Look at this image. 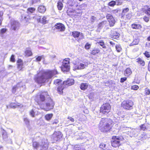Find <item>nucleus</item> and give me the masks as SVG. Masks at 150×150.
Segmentation results:
<instances>
[{
  "label": "nucleus",
  "mask_w": 150,
  "mask_h": 150,
  "mask_svg": "<svg viewBox=\"0 0 150 150\" xmlns=\"http://www.w3.org/2000/svg\"><path fill=\"white\" fill-rule=\"evenodd\" d=\"M34 100L40 108L46 111L53 109L54 103L48 92L41 91L35 96Z\"/></svg>",
  "instance_id": "obj_1"
},
{
  "label": "nucleus",
  "mask_w": 150,
  "mask_h": 150,
  "mask_svg": "<svg viewBox=\"0 0 150 150\" xmlns=\"http://www.w3.org/2000/svg\"><path fill=\"white\" fill-rule=\"evenodd\" d=\"M114 125L113 121L110 119L102 118L98 124V128L101 132H107L111 130Z\"/></svg>",
  "instance_id": "obj_2"
},
{
  "label": "nucleus",
  "mask_w": 150,
  "mask_h": 150,
  "mask_svg": "<svg viewBox=\"0 0 150 150\" xmlns=\"http://www.w3.org/2000/svg\"><path fill=\"white\" fill-rule=\"evenodd\" d=\"M111 106L108 103H103L100 106L99 111L103 115H107L110 112Z\"/></svg>",
  "instance_id": "obj_3"
},
{
  "label": "nucleus",
  "mask_w": 150,
  "mask_h": 150,
  "mask_svg": "<svg viewBox=\"0 0 150 150\" xmlns=\"http://www.w3.org/2000/svg\"><path fill=\"white\" fill-rule=\"evenodd\" d=\"M47 81L48 79L51 78L54 75L58 74L56 69L52 70H48L42 73Z\"/></svg>",
  "instance_id": "obj_4"
},
{
  "label": "nucleus",
  "mask_w": 150,
  "mask_h": 150,
  "mask_svg": "<svg viewBox=\"0 0 150 150\" xmlns=\"http://www.w3.org/2000/svg\"><path fill=\"white\" fill-rule=\"evenodd\" d=\"M133 105V101L129 99L125 100L121 103V107L124 109L127 110L132 109Z\"/></svg>",
  "instance_id": "obj_5"
},
{
  "label": "nucleus",
  "mask_w": 150,
  "mask_h": 150,
  "mask_svg": "<svg viewBox=\"0 0 150 150\" xmlns=\"http://www.w3.org/2000/svg\"><path fill=\"white\" fill-rule=\"evenodd\" d=\"M121 139L120 137L113 136L111 141L112 146L115 148L119 147L121 145Z\"/></svg>",
  "instance_id": "obj_6"
},
{
  "label": "nucleus",
  "mask_w": 150,
  "mask_h": 150,
  "mask_svg": "<svg viewBox=\"0 0 150 150\" xmlns=\"http://www.w3.org/2000/svg\"><path fill=\"white\" fill-rule=\"evenodd\" d=\"M63 137V134L60 131H54L52 135L51 139L54 142H55L61 141Z\"/></svg>",
  "instance_id": "obj_7"
},
{
  "label": "nucleus",
  "mask_w": 150,
  "mask_h": 150,
  "mask_svg": "<svg viewBox=\"0 0 150 150\" xmlns=\"http://www.w3.org/2000/svg\"><path fill=\"white\" fill-rule=\"evenodd\" d=\"M70 59L68 58L64 59L62 62V64L61 67V70L63 72H67L69 71L70 69L69 65Z\"/></svg>",
  "instance_id": "obj_8"
},
{
  "label": "nucleus",
  "mask_w": 150,
  "mask_h": 150,
  "mask_svg": "<svg viewBox=\"0 0 150 150\" xmlns=\"http://www.w3.org/2000/svg\"><path fill=\"white\" fill-rule=\"evenodd\" d=\"M106 18L109 23L110 27L113 26L116 23V21L113 16L110 14H108L106 15Z\"/></svg>",
  "instance_id": "obj_9"
},
{
  "label": "nucleus",
  "mask_w": 150,
  "mask_h": 150,
  "mask_svg": "<svg viewBox=\"0 0 150 150\" xmlns=\"http://www.w3.org/2000/svg\"><path fill=\"white\" fill-rule=\"evenodd\" d=\"M34 80L38 84L44 83L47 81L43 74L40 76H35L34 78Z\"/></svg>",
  "instance_id": "obj_10"
},
{
  "label": "nucleus",
  "mask_w": 150,
  "mask_h": 150,
  "mask_svg": "<svg viewBox=\"0 0 150 150\" xmlns=\"http://www.w3.org/2000/svg\"><path fill=\"white\" fill-rule=\"evenodd\" d=\"M54 29L57 30L61 32L63 31L65 29L64 25L62 23H57L54 25Z\"/></svg>",
  "instance_id": "obj_11"
},
{
  "label": "nucleus",
  "mask_w": 150,
  "mask_h": 150,
  "mask_svg": "<svg viewBox=\"0 0 150 150\" xmlns=\"http://www.w3.org/2000/svg\"><path fill=\"white\" fill-rule=\"evenodd\" d=\"M67 15L72 17L76 16V11L73 8H68L67 11Z\"/></svg>",
  "instance_id": "obj_12"
},
{
  "label": "nucleus",
  "mask_w": 150,
  "mask_h": 150,
  "mask_svg": "<svg viewBox=\"0 0 150 150\" xmlns=\"http://www.w3.org/2000/svg\"><path fill=\"white\" fill-rule=\"evenodd\" d=\"M17 68L19 71H22L23 68V63L21 59H18L16 61Z\"/></svg>",
  "instance_id": "obj_13"
},
{
  "label": "nucleus",
  "mask_w": 150,
  "mask_h": 150,
  "mask_svg": "<svg viewBox=\"0 0 150 150\" xmlns=\"http://www.w3.org/2000/svg\"><path fill=\"white\" fill-rule=\"evenodd\" d=\"M100 50L99 48L95 47L91 50L90 52L91 55L95 56L100 54Z\"/></svg>",
  "instance_id": "obj_14"
},
{
  "label": "nucleus",
  "mask_w": 150,
  "mask_h": 150,
  "mask_svg": "<svg viewBox=\"0 0 150 150\" xmlns=\"http://www.w3.org/2000/svg\"><path fill=\"white\" fill-rule=\"evenodd\" d=\"M136 62L139 66L144 67L145 65V62L142 58L139 57L136 59Z\"/></svg>",
  "instance_id": "obj_15"
},
{
  "label": "nucleus",
  "mask_w": 150,
  "mask_h": 150,
  "mask_svg": "<svg viewBox=\"0 0 150 150\" xmlns=\"http://www.w3.org/2000/svg\"><path fill=\"white\" fill-rule=\"evenodd\" d=\"M108 25L106 21H104L101 22L99 23L98 25V27L100 28H101L103 27H104L106 29H109L108 27Z\"/></svg>",
  "instance_id": "obj_16"
},
{
  "label": "nucleus",
  "mask_w": 150,
  "mask_h": 150,
  "mask_svg": "<svg viewBox=\"0 0 150 150\" xmlns=\"http://www.w3.org/2000/svg\"><path fill=\"white\" fill-rule=\"evenodd\" d=\"M64 84L68 86H71L73 85L74 83V81L72 79L69 78L66 81H64Z\"/></svg>",
  "instance_id": "obj_17"
},
{
  "label": "nucleus",
  "mask_w": 150,
  "mask_h": 150,
  "mask_svg": "<svg viewBox=\"0 0 150 150\" xmlns=\"http://www.w3.org/2000/svg\"><path fill=\"white\" fill-rule=\"evenodd\" d=\"M129 11L128 8H126L122 9V13L119 14V16L121 19H124L126 13Z\"/></svg>",
  "instance_id": "obj_18"
},
{
  "label": "nucleus",
  "mask_w": 150,
  "mask_h": 150,
  "mask_svg": "<svg viewBox=\"0 0 150 150\" xmlns=\"http://www.w3.org/2000/svg\"><path fill=\"white\" fill-rule=\"evenodd\" d=\"M143 12L150 17V7L148 5H145L143 8Z\"/></svg>",
  "instance_id": "obj_19"
},
{
  "label": "nucleus",
  "mask_w": 150,
  "mask_h": 150,
  "mask_svg": "<svg viewBox=\"0 0 150 150\" xmlns=\"http://www.w3.org/2000/svg\"><path fill=\"white\" fill-rule=\"evenodd\" d=\"M131 28L133 29L136 30L140 29L142 28V26L139 24H137V23H134L131 25Z\"/></svg>",
  "instance_id": "obj_20"
},
{
  "label": "nucleus",
  "mask_w": 150,
  "mask_h": 150,
  "mask_svg": "<svg viewBox=\"0 0 150 150\" xmlns=\"http://www.w3.org/2000/svg\"><path fill=\"white\" fill-rule=\"evenodd\" d=\"M53 83L58 86L64 85V81L63 82L62 80L58 79L54 80V81Z\"/></svg>",
  "instance_id": "obj_21"
},
{
  "label": "nucleus",
  "mask_w": 150,
  "mask_h": 150,
  "mask_svg": "<svg viewBox=\"0 0 150 150\" xmlns=\"http://www.w3.org/2000/svg\"><path fill=\"white\" fill-rule=\"evenodd\" d=\"M9 106L10 108H13L23 106L22 104L17 102L11 103L9 104Z\"/></svg>",
  "instance_id": "obj_22"
},
{
  "label": "nucleus",
  "mask_w": 150,
  "mask_h": 150,
  "mask_svg": "<svg viewBox=\"0 0 150 150\" xmlns=\"http://www.w3.org/2000/svg\"><path fill=\"white\" fill-rule=\"evenodd\" d=\"M40 150H47L48 147V144L45 142H42L40 145Z\"/></svg>",
  "instance_id": "obj_23"
},
{
  "label": "nucleus",
  "mask_w": 150,
  "mask_h": 150,
  "mask_svg": "<svg viewBox=\"0 0 150 150\" xmlns=\"http://www.w3.org/2000/svg\"><path fill=\"white\" fill-rule=\"evenodd\" d=\"M88 87V84L86 83H81L80 86V88L82 90H86Z\"/></svg>",
  "instance_id": "obj_24"
},
{
  "label": "nucleus",
  "mask_w": 150,
  "mask_h": 150,
  "mask_svg": "<svg viewBox=\"0 0 150 150\" xmlns=\"http://www.w3.org/2000/svg\"><path fill=\"white\" fill-rule=\"evenodd\" d=\"M57 7L58 10L61 11L63 7V4L62 2L61 1H59L57 2Z\"/></svg>",
  "instance_id": "obj_25"
},
{
  "label": "nucleus",
  "mask_w": 150,
  "mask_h": 150,
  "mask_svg": "<svg viewBox=\"0 0 150 150\" xmlns=\"http://www.w3.org/2000/svg\"><path fill=\"white\" fill-rule=\"evenodd\" d=\"M132 73L131 69L129 68H127L125 71L124 74L127 76H129Z\"/></svg>",
  "instance_id": "obj_26"
},
{
  "label": "nucleus",
  "mask_w": 150,
  "mask_h": 150,
  "mask_svg": "<svg viewBox=\"0 0 150 150\" xmlns=\"http://www.w3.org/2000/svg\"><path fill=\"white\" fill-rule=\"evenodd\" d=\"M64 88V85L59 86L57 88V91L58 93L60 94L63 93V90Z\"/></svg>",
  "instance_id": "obj_27"
},
{
  "label": "nucleus",
  "mask_w": 150,
  "mask_h": 150,
  "mask_svg": "<svg viewBox=\"0 0 150 150\" xmlns=\"http://www.w3.org/2000/svg\"><path fill=\"white\" fill-rule=\"evenodd\" d=\"M46 10V8L45 6H40L38 8V10L39 12L42 13H44Z\"/></svg>",
  "instance_id": "obj_28"
},
{
  "label": "nucleus",
  "mask_w": 150,
  "mask_h": 150,
  "mask_svg": "<svg viewBox=\"0 0 150 150\" xmlns=\"http://www.w3.org/2000/svg\"><path fill=\"white\" fill-rule=\"evenodd\" d=\"M53 114L52 113H49L46 114L45 116V119L47 121H49L52 118Z\"/></svg>",
  "instance_id": "obj_29"
},
{
  "label": "nucleus",
  "mask_w": 150,
  "mask_h": 150,
  "mask_svg": "<svg viewBox=\"0 0 150 150\" xmlns=\"http://www.w3.org/2000/svg\"><path fill=\"white\" fill-rule=\"evenodd\" d=\"M80 34L79 32L74 31L72 32V36L75 38H78Z\"/></svg>",
  "instance_id": "obj_30"
},
{
  "label": "nucleus",
  "mask_w": 150,
  "mask_h": 150,
  "mask_svg": "<svg viewBox=\"0 0 150 150\" xmlns=\"http://www.w3.org/2000/svg\"><path fill=\"white\" fill-rule=\"evenodd\" d=\"M139 42V40L138 39H134L133 42L129 45L130 46L136 45L138 44Z\"/></svg>",
  "instance_id": "obj_31"
},
{
  "label": "nucleus",
  "mask_w": 150,
  "mask_h": 150,
  "mask_svg": "<svg viewBox=\"0 0 150 150\" xmlns=\"http://www.w3.org/2000/svg\"><path fill=\"white\" fill-rule=\"evenodd\" d=\"M25 56L26 57H30L33 55V53L31 50H26L25 51Z\"/></svg>",
  "instance_id": "obj_32"
},
{
  "label": "nucleus",
  "mask_w": 150,
  "mask_h": 150,
  "mask_svg": "<svg viewBox=\"0 0 150 150\" xmlns=\"http://www.w3.org/2000/svg\"><path fill=\"white\" fill-rule=\"evenodd\" d=\"M97 43L99 44L103 48H106V46L105 45V42L103 40H100L98 41Z\"/></svg>",
  "instance_id": "obj_33"
},
{
  "label": "nucleus",
  "mask_w": 150,
  "mask_h": 150,
  "mask_svg": "<svg viewBox=\"0 0 150 150\" xmlns=\"http://www.w3.org/2000/svg\"><path fill=\"white\" fill-rule=\"evenodd\" d=\"M73 150H86L85 148L82 146L78 145L74 146Z\"/></svg>",
  "instance_id": "obj_34"
},
{
  "label": "nucleus",
  "mask_w": 150,
  "mask_h": 150,
  "mask_svg": "<svg viewBox=\"0 0 150 150\" xmlns=\"http://www.w3.org/2000/svg\"><path fill=\"white\" fill-rule=\"evenodd\" d=\"M33 146L35 149H37L40 146V145L38 142H37L35 141L33 142Z\"/></svg>",
  "instance_id": "obj_35"
},
{
  "label": "nucleus",
  "mask_w": 150,
  "mask_h": 150,
  "mask_svg": "<svg viewBox=\"0 0 150 150\" xmlns=\"http://www.w3.org/2000/svg\"><path fill=\"white\" fill-rule=\"evenodd\" d=\"M112 37L115 39L119 38L120 36V34L116 31H114L112 33Z\"/></svg>",
  "instance_id": "obj_36"
},
{
  "label": "nucleus",
  "mask_w": 150,
  "mask_h": 150,
  "mask_svg": "<svg viewBox=\"0 0 150 150\" xmlns=\"http://www.w3.org/2000/svg\"><path fill=\"white\" fill-rule=\"evenodd\" d=\"M35 11V8L33 7H30L27 9V13H33Z\"/></svg>",
  "instance_id": "obj_37"
},
{
  "label": "nucleus",
  "mask_w": 150,
  "mask_h": 150,
  "mask_svg": "<svg viewBox=\"0 0 150 150\" xmlns=\"http://www.w3.org/2000/svg\"><path fill=\"white\" fill-rule=\"evenodd\" d=\"M3 132L2 133V137L3 139L7 138V134L6 131L4 130L3 129Z\"/></svg>",
  "instance_id": "obj_38"
},
{
  "label": "nucleus",
  "mask_w": 150,
  "mask_h": 150,
  "mask_svg": "<svg viewBox=\"0 0 150 150\" xmlns=\"http://www.w3.org/2000/svg\"><path fill=\"white\" fill-rule=\"evenodd\" d=\"M144 94L145 95H149L150 94V89L146 87L144 89Z\"/></svg>",
  "instance_id": "obj_39"
},
{
  "label": "nucleus",
  "mask_w": 150,
  "mask_h": 150,
  "mask_svg": "<svg viewBox=\"0 0 150 150\" xmlns=\"http://www.w3.org/2000/svg\"><path fill=\"white\" fill-rule=\"evenodd\" d=\"M149 16H144L143 19L144 21L146 23H148L150 20Z\"/></svg>",
  "instance_id": "obj_40"
},
{
  "label": "nucleus",
  "mask_w": 150,
  "mask_h": 150,
  "mask_svg": "<svg viewBox=\"0 0 150 150\" xmlns=\"http://www.w3.org/2000/svg\"><path fill=\"white\" fill-rule=\"evenodd\" d=\"M108 5L111 7H113L116 5V1H112L108 3Z\"/></svg>",
  "instance_id": "obj_41"
},
{
  "label": "nucleus",
  "mask_w": 150,
  "mask_h": 150,
  "mask_svg": "<svg viewBox=\"0 0 150 150\" xmlns=\"http://www.w3.org/2000/svg\"><path fill=\"white\" fill-rule=\"evenodd\" d=\"M116 50L117 52H120L121 51L122 49L121 46L119 45H116L115 46Z\"/></svg>",
  "instance_id": "obj_42"
},
{
  "label": "nucleus",
  "mask_w": 150,
  "mask_h": 150,
  "mask_svg": "<svg viewBox=\"0 0 150 150\" xmlns=\"http://www.w3.org/2000/svg\"><path fill=\"white\" fill-rule=\"evenodd\" d=\"M91 44L89 43L88 42H87L86 43L85 45V48L86 50H89L91 46Z\"/></svg>",
  "instance_id": "obj_43"
},
{
  "label": "nucleus",
  "mask_w": 150,
  "mask_h": 150,
  "mask_svg": "<svg viewBox=\"0 0 150 150\" xmlns=\"http://www.w3.org/2000/svg\"><path fill=\"white\" fill-rule=\"evenodd\" d=\"M125 16V18L127 20H129L131 19L132 16V15L131 13H127Z\"/></svg>",
  "instance_id": "obj_44"
},
{
  "label": "nucleus",
  "mask_w": 150,
  "mask_h": 150,
  "mask_svg": "<svg viewBox=\"0 0 150 150\" xmlns=\"http://www.w3.org/2000/svg\"><path fill=\"white\" fill-rule=\"evenodd\" d=\"M30 115L32 117H34L35 116V112L33 109L31 110L29 112Z\"/></svg>",
  "instance_id": "obj_45"
},
{
  "label": "nucleus",
  "mask_w": 150,
  "mask_h": 150,
  "mask_svg": "<svg viewBox=\"0 0 150 150\" xmlns=\"http://www.w3.org/2000/svg\"><path fill=\"white\" fill-rule=\"evenodd\" d=\"M144 55L147 58H149L150 57V54L149 52L147 51H146L143 53Z\"/></svg>",
  "instance_id": "obj_46"
},
{
  "label": "nucleus",
  "mask_w": 150,
  "mask_h": 150,
  "mask_svg": "<svg viewBox=\"0 0 150 150\" xmlns=\"http://www.w3.org/2000/svg\"><path fill=\"white\" fill-rule=\"evenodd\" d=\"M10 61L12 62H15V56L13 54H12L10 58Z\"/></svg>",
  "instance_id": "obj_47"
},
{
  "label": "nucleus",
  "mask_w": 150,
  "mask_h": 150,
  "mask_svg": "<svg viewBox=\"0 0 150 150\" xmlns=\"http://www.w3.org/2000/svg\"><path fill=\"white\" fill-rule=\"evenodd\" d=\"M140 130L143 131H145L146 129V127L144 124L140 125Z\"/></svg>",
  "instance_id": "obj_48"
},
{
  "label": "nucleus",
  "mask_w": 150,
  "mask_h": 150,
  "mask_svg": "<svg viewBox=\"0 0 150 150\" xmlns=\"http://www.w3.org/2000/svg\"><path fill=\"white\" fill-rule=\"evenodd\" d=\"M73 68L75 70L80 69L79 65L77 64H74Z\"/></svg>",
  "instance_id": "obj_49"
},
{
  "label": "nucleus",
  "mask_w": 150,
  "mask_h": 150,
  "mask_svg": "<svg viewBox=\"0 0 150 150\" xmlns=\"http://www.w3.org/2000/svg\"><path fill=\"white\" fill-rule=\"evenodd\" d=\"M139 86L138 85H134L131 86L132 89L137 90L139 88Z\"/></svg>",
  "instance_id": "obj_50"
},
{
  "label": "nucleus",
  "mask_w": 150,
  "mask_h": 150,
  "mask_svg": "<svg viewBox=\"0 0 150 150\" xmlns=\"http://www.w3.org/2000/svg\"><path fill=\"white\" fill-rule=\"evenodd\" d=\"M87 66L84 64L81 63L80 64V69H84Z\"/></svg>",
  "instance_id": "obj_51"
},
{
  "label": "nucleus",
  "mask_w": 150,
  "mask_h": 150,
  "mask_svg": "<svg viewBox=\"0 0 150 150\" xmlns=\"http://www.w3.org/2000/svg\"><path fill=\"white\" fill-rule=\"evenodd\" d=\"M23 120L26 125H30V120L28 118H25L23 119Z\"/></svg>",
  "instance_id": "obj_52"
},
{
  "label": "nucleus",
  "mask_w": 150,
  "mask_h": 150,
  "mask_svg": "<svg viewBox=\"0 0 150 150\" xmlns=\"http://www.w3.org/2000/svg\"><path fill=\"white\" fill-rule=\"evenodd\" d=\"M106 146V145L105 144L103 143H101L100 144L99 147L100 148L104 149V148H105Z\"/></svg>",
  "instance_id": "obj_53"
},
{
  "label": "nucleus",
  "mask_w": 150,
  "mask_h": 150,
  "mask_svg": "<svg viewBox=\"0 0 150 150\" xmlns=\"http://www.w3.org/2000/svg\"><path fill=\"white\" fill-rule=\"evenodd\" d=\"M47 18L46 17L44 16L42 18V22L43 24H45L46 23Z\"/></svg>",
  "instance_id": "obj_54"
},
{
  "label": "nucleus",
  "mask_w": 150,
  "mask_h": 150,
  "mask_svg": "<svg viewBox=\"0 0 150 150\" xmlns=\"http://www.w3.org/2000/svg\"><path fill=\"white\" fill-rule=\"evenodd\" d=\"M7 30L5 28H3L1 29L0 30V33L1 34H3L5 33L7 31Z\"/></svg>",
  "instance_id": "obj_55"
},
{
  "label": "nucleus",
  "mask_w": 150,
  "mask_h": 150,
  "mask_svg": "<svg viewBox=\"0 0 150 150\" xmlns=\"http://www.w3.org/2000/svg\"><path fill=\"white\" fill-rule=\"evenodd\" d=\"M59 120L57 119H54V120L52 122V124L54 125V124H57L59 122Z\"/></svg>",
  "instance_id": "obj_56"
},
{
  "label": "nucleus",
  "mask_w": 150,
  "mask_h": 150,
  "mask_svg": "<svg viewBox=\"0 0 150 150\" xmlns=\"http://www.w3.org/2000/svg\"><path fill=\"white\" fill-rule=\"evenodd\" d=\"M127 80V78L126 77H124L121 78L120 79V82L121 83H123L125 81H126Z\"/></svg>",
  "instance_id": "obj_57"
},
{
  "label": "nucleus",
  "mask_w": 150,
  "mask_h": 150,
  "mask_svg": "<svg viewBox=\"0 0 150 150\" xmlns=\"http://www.w3.org/2000/svg\"><path fill=\"white\" fill-rule=\"evenodd\" d=\"M42 59V57L41 56H38L36 58V60L37 61H40Z\"/></svg>",
  "instance_id": "obj_58"
},
{
  "label": "nucleus",
  "mask_w": 150,
  "mask_h": 150,
  "mask_svg": "<svg viewBox=\"0 0 150 150\" xmlns=\"http://www.w3.org/2000/svg\"><path fill=\"white\" fill-rule=\"evenodd\" d=\"M24 18L26 22H28L29 20L31 19V18L29 16L28 18H27L26 17H25Z\"/></svg>",
  "instance_id": "obj_59"
},
{
  "label": "nucleus",
  "mask_w": 150,
  "mask_h": 150,
  "mask_svg": "<svg viewBox=\"0 0 150 150\" xmlns=\"http://www.w3.org/2000/svg\"><path fill=\"white\" fill-rule=\"evenodd\" d=\"M67 119L69 120L71 122H73L74 121V119L71 117H68Z\"/></svg>",
  "instance_id": "obj_60"
},
{
  "label": "nucleus",
  "mask_w": 150,
  "mask_h": 150,
  "mask_svg": "<svg viewBox=\"0 0 150 150\" xmlns=\"http://www.w3.org/2000/svg\"><path fill=\"white\" fill-rule=\"evenodd\" d=\"M17 87L16 86H13L12 89V92L13 93H15L16 91Z\"/></svg>",
  "instance_id": "obj_61"
},
{
  "label": "nucleus",
  "mask_w": 150,
  "mask_h": 150,
  "mask_svg": "<svg viewBox=\"0 0 150 150\" xmlns=\"http://www.w3.org/2000/svg\"><path fill=\"white\" fill-rule=\"evenodd\" d=\"M96 17L94 16H91V21L92 22H94L96 19Z\"/></svg>",
  "instance_id": "obj_62"
},
{
  "label": "nucleus",
  "mask_w": 150,
  "mask_h": 150,
  "mask_svg": "<svg viewBox=\"0 0 150 150\" xmlns=\"http://www.w3.org/2000/svg\"><path fill=\"white\" fill-rule=\"evenodd\" d=\"M115 1H116V3L117 2V5L121 4L122 3L119 0H116Z\"/></svg>",
  "instance_id": "obj_63"
},
{
  "label": "nucleus",
  "mask_w": 150,
  "mask_h": 150,
  "mask_svg": "<svg viewBox=\"0 0 150 150\" xmlns=\"http://www.w3.org/2000/svg\"><path fill=\"white\" fill-rule=\"evenodd\" d=\"M148 70L150 72V61H149V64H148Z\"/></svg>",
  "instance_id": "obj_64"
}]
</instances>
